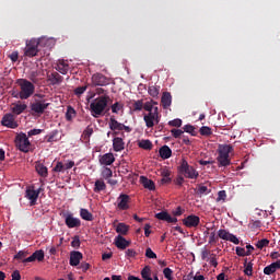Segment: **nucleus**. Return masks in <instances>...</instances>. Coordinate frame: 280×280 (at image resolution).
I'll return each mask as SVG.
<instances>
[{
	"instance_id": "1",
	"label": "nucleus",
	"mask_w": 280,
	"mask_h": 280,
	"mask_svg": "<svg viewBox=\"0 0 280 280\" xmlns=\"http://www.w3.org/2000/svg\"><path fill=\"white\" fill-rule=\"evenodd\" d=\"M108 100H110V96L108 95H102L96 98H94L90 104V113L92 117H95V119L100 117H104L106 108H108Z\"/></svg>"
},
{
	"instance_id": "2",
	"label": "nucleus",
	"mask_w": 280,
	"mask_h": 280,
	"mask_svg": "<svg viewBox=\"0 0 280 280\" xmlns=\"http://www.w3.org/2000/svg\"><path fill=\"white\" fill-rule=\"evenodd\" d=\"M177 171L184 178H189L190 180H196L200 176V173L194 166L189 165L186 159L180 160Z\"/></svg>"
},
{
	"instance_id": "3",
	"label": "nucleus",
	"mask_w": 280,
	"mask_h": 280,
	"mask_svg": "<svg viewBox=\"0 0 280 280\" xmlns=\"http://www.w3.org/2000/svg\"><path fill=\"white\" fill-rule=\"evenodd\" d=\"M218 152L219 155L217 161L219 163V167H228V165H231V159L229 158V154L233 152V145L220 144Z\"/></svg>"
},
{
	"instance_id": "4",
	"label": "nucleus",
	"mask_w": 280,
	"mask_h": 280,
	"mask_svg": "<svg viewBox=\"0 0 280 280\" xmlns=\"http://www.w3.org/2000/svg\"><path fill=\"white\" fill-rule=\"evenodd\" d=\"M20 100H30L34 95L35 86L27 79L20 80Z\"/></svg>"
},
{
	"instance_id": "5",
	"label": "nucleus",
	"mask_w": 280,
	"mask_h": 280,
	"mask_svg": "<svg viewBox=\"0 0 280 280\" xmlns=\"http://www.w3.org/2000/svg\"><path fill=\"white\" fill-rule=\"evenodd\" d=\"M143 121L147 128H152L161 122V115L159 114V107H154V110L143 115Z\"/></svg>"
},
{
	"instance_id": "6",
	"label": "nucleus",
	"mask_w": 280,
	"mask_h": 280,
	"mask_svg": "<svg viewBox=\"0 0 280 280\" xmlns=\"http://www.w3.org/2000/svg\"><path fill=\"white\" fill-rule=\"evenodd\" d=\"M60 215L65 219V224L68 229H80V226H82V221L79 218L73 217V213L62 212Z\"/></svg>"
},
{
	"instance_id": "7",
	"label": "nucleus",
	"mask_w": 280,
	"mask_h": 280,
	"mask_svg": "<svg viewBox=\"0 0 280 280\" xmlns=\"http://www.w3.org/2000/svg\"><path fill=\"white\" fill-rule=\"evenodd\" d=\"M15 145L21 152H30V148H32V143L30 142V138L27 135L20 133L15 138Z\"/></svg>"
},
{
	"instance_id": "8",
	"label": "nucleus",
	"mask_w": 280,
	"mask_h": 280,
	"mask_svg": "<svg viewBox=\"0 0 280 280\" xmlns=\"http://www.w3.org/2000/svg\"><path fill=\"white\" fill-rule=\"evenodd\" d=\"M38 45L40 43L38 39H31L26 42V47L24 49V56H27V58H34L35 56H38Z\"/></svg>"
},
{
	"instance_id": "9",
	"label": "nucleus",
	"mask_w": 280,
	"mask_h": 280,
	"mask_svg": "<svg viewBox=\"0 0 280 280\" xmlns=\"http://www.w3.org/2000/svg\"><path fill=\"white\" fill-rule=\"evenodd\" d=\"M92 84L93 86H108L110 84V78L102 73H95L92 75Z\"/></svg>"
},
{
	"instance_id": "10",
	"label": "nucleus",
	"mask_w": 280,
	"mask_h": 280,
	"mask_svg": "<svg viewBox=\"0 0 280 280\" xmlns=\"http://www.w3.org/2000/svg\"><path fill=\"white\" fill-rule=\"evenodd\" d=\"M38 196H40V189L35 190L34 186L26 188L25 198L30 200L31 207H34V205H36V200H38Z\"/></svg>"
},
{
	"instance_id": "11",
	"label": "nucleus",
	"mask_w": 280,
	"mask_h": 280,
	"mask_svg": "<svg viewBox=\"0 0 280 280\" xmlns=\"http://www.w3.org/2000/svg\"><path fill=\"white\" fill-rule=\"evenodd\" d=\"M47 108H49V103H47L45 100L36 101L35 103L31 104V110L37 115H43Z\"/></svg>"
},
{
	"instance_id": "12",
	"label": "nucleus",
	"mask_w": 280,
	"mask_h": 280,
	"mask_svg": "<svg viewBox=\"0 0 280 280\" xmlns=\"http://www.w3.org/2000/svg\"><path fill=\"white\" fill-rule=\"evenodd\" d=\"M117 208L119 211H128V209H130V196L120 194L117 198Z\"/></svg>"
},
{
	"instance_id": "13",
	"label": "nucleus",
	"mask_w": 280,
	"mask_h": 280,
	"mask_svg": "<svg viewBox=\"0 0 280 280\" xmlns=\"http://www.w3.org/2000/svg\"><path fill=\"white\" fill-rule=\"evenodd\" d=\"M183 224L187 226V229H196L200 224V217L190 214L183 219Z\"/></svg>"
},
{
	"instance_id": "14",
	"label": "nucleus",
	"mask_w": 280,
	"mask_h": 280,
	"mask_svg": "<svg viewBox=\"0 0 280 280\" xmlns=\"http://www.w3.org/2000/svg\"><path fill=\"white\" fill-rule=\"evenodd\" d=\"M155 218L158 220H162L163 222H167L168 224H176V222H178V219L170 215V213H167L166 211H161L156 213Z\"/></svg>"
},
{
	"instance_id": "15",
	"label": "nucleus",
	"mask_w": 280,
	"mask_h": 280,
	"mask_svg": "<svg viewBox=\"0 0 280 280\" xmlns=\"http://www.w3.org/2000/svg\"><path fill=\"white\" fill-rule=\"evenodd\" d=\"M1 124L5 126L7 128H18L19 124L14 120V115L12 114H5L2 117Z\"/></svg>"
},
{
	"instance_id": "16",
	"label": "nucleus",
	"mask_w": 280,
	"mask_h": 280,
	"mask_svg": "<svg viewBox=\"0 0 280 280\" xmlns=\"http://www.w3.org/2000/svg\"><path fill=\"white\" fill-rule=\"evenodd\" d=\"M115 246H117L120 250H126L128 246H130V241L126 240L121 235L115 237Z\"/></svg>"
},
{
	"instance_id": "17",
	"label": "nucleus",
	"mask_w": 280,
	"mask_h": 280,
	"mask_svg": "<svg viewBox=\"0 0 280 280\" xmlns=\"http://www.w3.org/2000/svg\"><path fill=\"white\" fill-rule=\"evenodd\" d=\"M26 109V104L18 102L12 104L11 113H13V115H21L22 113H25Z\"/></svg>"
},
{
	"instance_id": "18",
	"label": "nucleus",
	"mask_w": 280,
	"mask_h": 280,
	"mask_svg": "<svg viewBox=\"0 0 280 280\" xmlns=\"http://www.w3.org/2000/svg\"><path fill=\"white\" fill-rule=\"evenodd\" d=\"M140 183L144 189H149V191H154V189H156L154 182L145 176H140Z\"/></svg>"
},
{
	"instance_id": "19",
	"label": "nucleus",
	"mask_w": 280,
	"mask_h": 280,
	"mask_svg": "<svg viewBox=\"0 0 280 280\" xmlns=\"http://www.w3.org/2000/svg\"><path fill=\"white\" fill-rule=\"evenodd\" d=\"M113 148L114 152H121L126 148V143L124 142V139L116 137L113 139Z\"/></svg>"
},
{
	"instance_id": "20",
	"label": "nucleus",
	"mask_w": 280,
	"mask_h": 280,
	"mask_svg": "<svg viewBox=\"0 0 280 280\" xmlns=\"http://www.w3.org/2000/svg\"><path fill=\"white\" fill-rule=\"evenodd\" d=\"M101 165H113L115 163V155L113 153H105L100 158Z\"/></svg>"
},
{
	"instance_id": "21",
	"label": "nucleus",
	"mask_w": 280,
	"mask_h": 280,
	"mask_svg": "<svg viewBox=\"0 0 280 280\" xmlns=\"http://www.w3.org/2000/svg\"><path fill=\"white\" fill-rule=\"evenodd\" d=\"M82 254L80 252L70 253V266H80Z\"/></svg>"
},
{
	"instance_id": "22",
	"label": "nucleus",
	"mask_w": 280,
	"mask_h": 280,
	"mask_svg": "<svg viewBox=\"0 0 280 280\" xmlns=\"http://www.w3.org/2000/svg\"><path fill=\"white\" fill-rule=\"evenodd\" d=\"M48 80L50 81V84H52V86H56V84H60L62 80H65V78L58 72H52L48 75Z\"/></svg>"
},
{
	"instance_id": "23",
	"label": "nucleus",
	"mask_w": 280,
	"mask_h": 280,
	"mask_svg": "<svg viewBox=\"0 0 280 280\" xmlns=\"http://www.w3.org/2000/svg\"><path fill=\"white\" fill-rule=\"evenodd\" d=\"M161 104L163 108H170L172 106V94L170 92L162 94Z\"/></svg>"
},
{
	"instance_id": "24",
	"label": "nucleus",
	"mask_w": 280,
	"mask_h": 280,
	"mask_svg": "<svg viewBox=\"0 0 280 280\" xmlns=\"http://www.w3.org/2000/svg\"><path fill=\"white\" fill-rule=\"evenodd\" d=\"M195 191L198 198H202V196H209V194H211V189L202 184H199L198 189H196Z\"/></svg>"
},
{
	"instance_id": "25",
	"label": "nucleus",
	"mask_w": 280,
	"mask_h": 280,
	"mask_svg": "<svg viewBox=\"0 0 280 280\" xmlns=\"http://www.w3.org/2000/svg\"><path fill=\"white\" fill-rule=\"evenodd\" d=\"M109 128L110 130H124V124L117 121V119H115V116H112L109 118Z\"/></svg>"
},
{
	"instance_id": "26",
	"label": "nucleus",
	"mask_w": 280,
	"mask_h": 280,
	"mask_svg": "<svg viewBox=\"0 0 280 280\" xmlns=\"http://www.w3.org/2000/svg\"><path fill=\"white\" fill-rule=\"evenodd\" d=\"M130 231V225H127L126 223H118L116 225V233L119 235H128V232Z\"/></svg>"
},
{
	"instance_id": "27",
	"label": "nucleus",
	"mask_w": 280,
	"mask_h": 280,
	"mask_svg": "<svg viewBox=\"0 0 280 280\" xmlns=\"http://www.w3.org/2000/svg\"><path fill=\"white\" fill-rule=\"evenodd\" d=\"M160 156L163 160H167L172 156V149H170L167 145H163L160 148Z\"/></svg>"
},
{
	"instance_id": "28",
	"label": "nucleus",
	"mask_w": 280,
	"mask_h": 280,
	"mask_svg": "<svg viewBox=\"0 0 280 280\" xmlns=\"http://www.w3.org/2000/svg\"><path fill=\"white\" fill-rule=\"evenodd\" d=\"M80 217L82 218V220H85L86 222H93V213H91L85 208L80 209Z\"/></svg>"
},
{
	"instance_id": "29",
	"label": "nucleus",
	"mask_w": 280,
	"mask_h": 280,
	"mask_svg": "<svg viewBox=\"0 0 280 280\" xmlns=\"http://www.w3.org/2000/svg\"><path fill=\"white\" fill-rule=\"evenodd\" d=\"M106 190V183H104V180L102 179H97L94 184V189L93 191L95 194H100L101 191Z\"/></svg>"
},
{
	"instance_id": "30",
	"label": "nucleus",
	"mask_w": 280,
	"mask_h": 280,
	"mask_svg": "<svg viewBox=\"0 0 280 280\" xmlns=\"http://www.w3.org/2000/svg\"><path fill=\"white\" fill-rule=\"evenodd\" d=\"M92 136H93V127L88 126L82 133V139L84 140L85 143H89V141H91Z\"/></svg>"
},
{
	"instance_id": "31",
	"label": "nucleus",
	"mask_w": 280,
	"mask_h": 280,
	"mask_svg": "<svg viewBox=\"0 0 280 280\" xmlns=\"http://www.w3.org/2000/svg\"><path fill=\"white\" fill-rule=\"evenodd\" d=\"M148 93L151 97H159V93H161L160 85H150L148 89Z\"/></svg>"
},
{
	"instance_id": "32",
	"label": "nucleus",
	"mask_w": 280,
	"mask_h": 280,
	"mask_svg": "<svg viewBox=\"0 0 280 280\" xmlns=\"http://www.w3.org/2000/svg\"><path fill=\"white\" fill-rule=\"evenodd\" d=\"M141 277H142L143 280H153L152 279V269H150V266H145L141 270Z\"/></svg>"
},
{
	"instance_id": "33",
	"label": "nucleus",
	"mask_w": 280,
	"mask_h": 280,
	"mask_svg": "<svg viewBox=\"0 0 280 280\" xmlns=\"http://www.w3.org/2000/svg\"><path fill=\"white\" fill-rule=\"evenodd\" d=\"M244 268V273L247 277H253V262H248V258L245 259Z\"/></svg>"
},
{
	"instance_id": "34",
	"label": "nucleus",
	"mask_w": 280,
	"mask_h": 280,
	"mask_svg": "<svg viewBox=\"0 0 280 280\" xmlns=\"http://www.w3.org/2000/svg\"><path fill=\"white\" fill-rule=\"evenodd\" d=\"M47 143H54L56 141H60V138H58V130L51 131L48 136H46Z\"/></svg>"
},
{
	"instance_id": "35",
	"label": "nucleus",
	"mask_w": 280,
	"mask_h": 280,
	"mask_svg": "<svg viewBox=\"0 0 280 280\" xmlns=\"http://www.w3.org/2000/svg\"><path fill=\"white\" fill-rule=\"evenodd\" d=\"M139 148H141L142 150H152V141L150 140H141L138 143Z\"/></svg>"
},
{
	"instance_id": "36",
	"label": "nucleus",
	"mask_w": 280,
	"mask_h": 280,
	"mask_svg": "<svg viewBox=\"0 0 280 280\" xmlns=\"http://www.w3.org/2000/svg\"><path fill=\"white\" fill-rule=\"evenodd\" d=\"M73 117H75V109L71 106H68L66 112L67 121H71Z\"/></svg>"
},
{
	"instance_id": "37",
	"label": "nucleus",
	"mask_w": 280,
	"mask_h": 280,
	"mask_svg": "<svg viewBox=\"0 0 280 280\" xmlns=\"http://www.w3.org/2000/svg\"><path fill=\"white\" fill-rule=\"evenodd\" d=\"M168 183H172V178H170V172L168 171H163L162 172L161 185H168Z\"/></svg>"
},
{
	"instance_id": "38",
	"label": "nucleus",
	"mask_w": 280,
	"mask_h": 280,
	"mask_svg": "<svg viewBox=\"0 0 280 280\" xmlns=\"http://www.w3.org/2000/svg\"><path fill=\"white\" fill-rule=\"evenodd\" d=\"M36 172H37V174H39V176H43V178H47L48 172H47V168L45 165H43V164L37 165Z\"/></svg>"
},
{
	"instance_id": "39",
	"label": "nucleus",
	"mask_w": 280,
	"mask_h": 280,
	"mask_svg": "<svg viewBox=\"0 0 280 280\" xmlns=\"http://www.w3.org/2000/svg\"><path fill=\"white\" fill-rule=\"evenodd\" d=\"M199 132H200L201 137H211V135H213V131L211 130V128L207 127V126H202L199 129Z\"/></svg>"
},
{
	"instance_id": "40",
	"label": "nucleus",
	"mask_w": 280,
	"mask_h": 280,
	"mask_svg": "<svg viewBox=\"0 0 280 280\" xmlns=\"http://www.w3.org/2000/svg\"><path fill=\"white\" fill-rule=\"evenodd\" d=\"M86 89H89V85L78 86L74 89V95H77V97H81L84 95V93H86Z\"/></svg>"
},
{
	"instance_id": "41",
	"label": "nucleus",
	"mask_w": 280,
	"mask_h": 280,
	"mask_svg": "<svg viewBox=\"0 0 280 280\" xmlns=\"http://www.w3.org/2000/svg\"><path fill=\"white\" fill-rule=\"evenodd\" d=\"M57 71H59V73H61L62 75H67V73H69V65L67 63H60L57 67Z\"/></svg>"
},
{
	"instance_id": "42",
	"label": "nucleus",
	"mask_w": 280,
	"mask_h": 280,
	"mask_svg": "<svg viewBox=\"0 0 280 280\" xmlns=\"http://www.w3.org/2000/svg\"><path fill=\"white\" fill-rule=\"evenodd\" d=\"M270 244V241L268 238H262L256 243V247L259 248V250L266 248Z\"/></svg>"
},
{
	"instance_id": "43",
	"label": "nucleus",
	"mask_w": 280,
	"mask_h": 280,
	"mask_svg": "<svg viewBox=\"0 0 280 280\" xmlns=\"http://www.w3.org/2000/svg\"><path fill=\"white\" fill-rule=\"evenodd\" d=\"M230 235H231V233L226 230H219L218 231V237H220V240H224L225 242L229 241Z\"/></svg>"
},
{
	"instance_id": "44",
	"label": "nucleus",
	"mask_w": 280,
	"mask_h": 280,
	"mask_svg": "<svg viewBox=\"0 0 280 280\" xmlns=\"http://www.w3.org/2000/svg\"><path fill=\"white\" fill-rule=\"evenodd\" d=\"M184 132H188V135H191V137H196V127L192 125H185Z\"/></svg>"
},
{
	"instance_id": "45",
	"label": "nucleus",
	"mask_w": 280,
	"mask_h": 280,
	"mask_svg": "<svg viewBox=\"0 0 280 280\" xmlns=\"http://www.w3.org/2000/svg\"><path fill=\"white\" fill-rule=\"evenodd\" d=\"M163 275H164L165 279L174 280V277H172V275H174V271L172 269H170V267H166L163 269Z\"/></svg>"
},
{
	"instance_id": "46",
	"label": "nucleus",
	"mask_w": 280,
	"mask_h": 280,
	"mask_svg": "<svg viewBox=\"0 0 280 280\" xmlns=\"http://www.w3.org/2000/svg\"><path fill=\"white\" fill-rule=\"evenodd\" d=\"M236 255H238V257H248L250 252H246L244 247H236Z\"/></svg>"
},
{
	"instance_id": "47",
	"label": "nucleus",
	"mask_w": 280,
	"mask_h": 280,
	"mask_svg": "<svg viewBox=\"0 0 280 280\" xmlns=\"http://www.w3.org/2000/svg\"><path fill=\"white\" fill-rule=\"evenodd\" d=\"M168 126H173V128H180V126H183V120L180 118L170 120Z\"/></svg>"
},
{
	"instance_id": "48",
	"label": "nucleus",
	"mask_w": 280,
	"mask_h": 280,
	"mask_svg": "<svg viewBox=\"0 0 280 280\" xmlns=\"http://www.w3.org/2000/svg\"><path fill=\"white\" fill-rule=\"evenodd\" d=\"M33 256H35V260L43 261V259H45V252H43V249L36 250L33 253Z\"/></svg>"
},
{
	"instance_id": "49",
	"label": "nucleus",
	"mask_w": 280,
	"mask_h": 280,
	"mask_svg": "<svg viewBox=\"0 0 280 280\" xmlns=\"http://www.w3.org/2000/svg\"><path fill=\"white\" fill-rule=\"evenodd\" d=\"M121 108H124V105L119 102H116L112 105V113L117 115Z\"/></svg>"
},
{
	"instance_id": "50",
	"label": "nucleus",
	"mask_w": 280,
	"mask_h": 280,
	"mask_svg": "<svg viewBox=\"0 0 280 280\" xmlns=\"http://www.w3.org/2000/svg\"><path fill=\"white\" fill-rule=\"evenodd\" d=\"M133 110H143V100H138L133 103Z\"/></svg>"
},
{
	"instance_id": "51",
	"label": "nucleus",
	"mask_w": 280,
	"mask_h": 280,
	"mask_svg": "<svg viewBox=\"0 0 280 280\" xmlns=\"http://www.w3.org/2000/svg\"><path fill=\"white\" fill-rule=\"evenodd\" d=\"M154 108L158 107L153 106L152 103H150V101L143 104V109L147 110V113H154Z\"/></svg>"
},
{
	"instance_id": "52",
	"label": "nucleus",
	"mask_w": 280,
	"mask_h": 280,
	"mask_svg": "<svg viewBox=\"0 0 280 280\" xmlns=\"http://www.w3.org/2000/svg\"><path fill=\"white\" fill-rule=\"evenodd\" d=\"M52 172H57V173L65 172V164L62 162H57L56 166L52 168Z\"/></svg>"
},
{
	"instance_id": "53",
	"label": "nucleus",
	"mask_w": 280,
	"mask_h": 280,
	"mask_svg": "<svg viewBox=\"0 0 280 280\" xmlns=\"http://www.w3.org/2000/svg\"><path fill=\"white\" fill-rule=\"evenodd\" d=\"M145 257H148V259H156V253H154L152 248L148 247L145 249Z\"/></svg>"
},
{
	"instance_id": "54",
	"label": "nucleus",
	"mask_w": 280,
	"mask_h": 280,
	"mask_svg": "<svg viewBox=\"0 0 280 280\" xmlns=\"http://www.w3.org/2000/svg\"><path fill=\"white\" fill-rule=\"evenodd\" d=\"M38 75H39L38 71L32 70V71L30 72V80H31L32 82L36 83V82H38Z\"/></svg>"
},
{
	"instance_id": "55",
	"label": "nucleus",
	"mask_w": 280,
	"mask_h": 280,
	"mask_svg": "<svg viewBox=\"0 0 280 280\" xmlns=\"http://www.w3.org/2000/svg\"><path fill=\"white\" fill-rule=\"evenodd\" d=\"M219 237L215 235V231L210 232L209 244H218Z\"/></svg>"
},
{
	"instance_id": "56",
	"label": "nucleus",
	"mask_w": 280,
	"mask_h": 280,
	"mask_svg": "<svg viewBox=\"0 0 280 280\" xmlns=\"http://www.w3.org/2000/svg\"><path fill=\"white\" fill-rule=\"evenodd\" d=\"M102 175H103V178L105 179L113 178V171L108 167H105Z\"/></svg>"
},
{
	"instance_id": "57",
	"label": "nucleus",
	"mask_w": 280,
	"mask_h": 280,
	"mask_svg": "<svg viewBox=\"0 0 280 280\" xmlns=\"http://www.w3.org/2000/svg\"><path fill=\"white\" fill-rule=\"evenodd\" d=\"M171 132L174 139H180V136H183L185 131H183L182 129H172Z\"/></svg>"
},
{
	"instance_id": "58",
	"label": "nucleus",
	"mask_w": 280,
	"mask_h": 280,
	"mask_svg": "<svg viewBox=\"0 0 280 280\" xmlns=\"http://www.w3.org/2000/svg\"><path fill=\"white\" fill-rule=\"evenodd\" d=\"M275 272H277V270L275 269V267L272 265H269L264 268L265 275H275Z\"/></svg>"
},
{
	"instance_id": "59",
	"label": "nucleus",
	"mask_w": 280,
	"mask_h": 280,
	"mask_svg": "<svg viewBox=\"0 0 280 280\" xmlns=\"http://www.w3.org/2000/svg\"><path fill=\"white\" fill-rule=\"evenodd\" d=\"M72 248H80V236H74L71 242Z\"/></svg>"
},
{
	"instance_id": "60",
	"label": "nucleus",
	"mask_w": 280,
	"mask_h": 280,
	"mask_svg": "<svg viewBox=\"0 0 280 280\" xmlns=\"http://www.w3.org/2000/svg\"><path fill=\"white\" fill-rule=\"evenodd\" d=\"M228 242H232V244H240V238L235 236V234L230 233V236L228 237Z\"/></svg>"
},
{
	"instance_id": "61",
	"label": "nucleus",
	"mask_w": 280,
	"mask_h": 280,
	"mask_svg": "<svg viewBox=\"0 0 280 280\" xmlns=\"http://www.w3.org/2000/svg\"><path fill=\"white\" fill-rule=\"evenodd\" d=\"M25 257H27V252H23V250H20L15 256H14V259H25Z\"/></svg>"
},
{
	"instance_id": "62",
	"label": "nucleus",
	"mask_w": 280,
	"mask_h": 280,
	"mask_svg": "<svg viewBox=\"0 0 280 280\" xmlns=\"http://www.w3.org/2000/svg\"><path fill=\"white\" fill-rule=\"evenodd\" d=\"M183 183H185V176L184 175L177 176L176 179H175V185H178L179 187H183Z\"/></svg>"
},
{
	"instance_id": "63",
	"label": "nucleus",
	"mask_w": 280,
	"mask_h": 280,
	"mask_svg": "<svg viewBox=\"0 0 280 280\" xmlns=\"http://www.w3.org/2000/svg\"><path fill=\"white\" fill-rule=\"evenodd\" d=\"M43 132V129H32L27 132L28 137H36V135H40Z\"/></svg>"
},
{
	"instance_id": "64",
	"label": "nucleus",
	"mask_w": 280,
	"mask_h": 280,
	"mask_svg": "<svg viewBox=\"0 0 280 280\" xmlns=\"http://www.w3.org/2000/svg\"><path fill=\"white\" fill-rule=\"evenodd\" d=\"M11 280H21V272L19 270H14L11 275Z\"/></svg>"
}]
</instances>
